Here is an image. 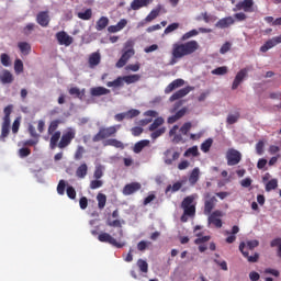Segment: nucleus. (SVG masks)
Wrapping results in <instances>:
<instances>
[{
  "label": "nucleus",
  "mask_w": 281,
  "mask_h": 281,
  "mask_svg": "<svg viewBox=\"0 0 281 281\" xmlns=\"http://www.w3.org/2000/svg\"><path fill=\"white\" fill-rule=\"evenodd\" d=\"M199 42H196L195 40L184 43H175L171 49L172 60L170 61V65H176L177 60H180V58H186V56H192V54L199 52Z\"/></svg>",
  "instance_id": "obj_1"
},
{
  "label": "nucleus",
  "mask_w": 281,
  "mask_h": 281,
  "mask_svg": "<svg viewBox=\"0 0 281 281\" xmlns=\"http://www.w3.org/2000/svg\"><path fill=\"white\" fill-rule=\"evenodd\" d=\"M122 128L121 124L112 125L109 127H101L99 132L92 137V142H102V139H109V137H115L117 131Z\"/></svg>",
  "instance_id": "obj_2"
},
{
  "label": "nucleus",
  "mask_w": 281,
  "mask_h": 281,
  "mask_svg": "<svg viewBox=\"0 0 281 281\" xmlns=\"http://www.w3.org/2000/svg\"><path fill=\"white\" fill-rule=\"evenodd\" d=\"M12 109H14V105L10 104L3 110L4 116L1 125L0 142H5V137L10 135V115H12Z\"/></svg>",
  "instance_id": "obj_3"
},
{
  "label": "nucleus",
  "mask_w": 281,
  "mask_h": 281,
  "mask_svg": "<svg viewBox=\"0 0 281 281\" xmlns=\"http://www.w3.org/2000/svg\"><path fill=\"white\" fill-rule=\"evenodd\" d=\"M125 49L126 50L122 54L121 58L116 63L117 69H122V67H125L126 63H128V59L135 56V49L133 48V41H127L125 43Z\"/></svg>",
  "instance_id": "obj_4"
},
{
  "label": "nucleus",
  "mask_w": 281,
  "mask_h": 281,
  "mask_svg": "<svg viewBox=\"0 0 281 281\" xmlns=\"http://www.w3.org/2000/svg\"><path fill=\"white\" fill-rule=\"evenodd\" d=\"M192 203H194V195H188L181 202L183 214H187L190 218L196 216V205Z\"/></svg>",
  "instance_id": "obj_5"
},
{
  "label": "nucleus",
  "mask_w": 281,
  "mask_h": 281,
  "mask_svg": "<svg viewBox=\"0 0 281 281\" xmlns=\"http://www.w3.org/2000/svg\"><path fill=\"white\" fill-rule=\"evenodd\" d=\"M240 10H243L247 14L256 12V4L254 0H241L237 2L235 8L233 9V12H240Z\"/></svg>",
  "instance_id": "obj_6"
},
{
  "label": "nucleus",
  "mask_w": 281,
  "mask_h": 281,
  "mask_svg": "<svg viewBox=\"0 0 281 281\" xmlns=\"http://www.w3.org/2000/svg\"><path fill=\"white\" fill-rule=\"evenodd\" d=\"M98 240L100 243H108L109 245H112V247H116V249H122V247L126 245L125 243L117 241V239L111 236L109 233H101L98 236Z\"/></svg>",
  "instance_id": "obj_7"
},
{
  "label": "nucleus",
  "mask_w": 281,
  "mask_h": 281,
  "mask_svg": "<svg viewBox=\"0 0 281 281\" xmlns=\"http://www.w3.org/2000/svg\"><path fill=\"white\" fill-rule=\"evenodd\" d=\"M241 159H243V154H240V151L234 148H229L226 151L227 166H238Z\"/></svg>",
  "instance_id": "obj_8"
},
{
  "label": "nucleus",
  "mask_w": 281,
  "mask_h": 281,
  "mask_svg": "<svg viewBox=\"0 0 281 281\" xmlns=\"http://www.w3.org/2000/svg\"><path fill=\"white\" fill-rule=\"evenodd\" d=\"M74 139H76V131L69 128L67 132H65L61 135L60 140L58 143V148H60V149L67 148V146H69V144H71V142H74Z\"/></svg>",
  "instance_id": "obj_9"
},
{
  "label": "nucleus",
  "mask_w": 281,
  "mask_h": 281,
  "mask_svg": "<svg viewBox=\"0 0 281 281\" xmlns=\"http://www.w3.org/2000/svg\"><path fill=\"white\" fill-rule=\"evenodd\" d=\"M224 214L223 211L216 210L211 215H209V224L214 225L217 227V229H221L223 227V218Z\"/></svg>",
  "instance_id": "obj_10"
},
{
  "label": "nucleus",
  "mask_w": 281,
  "mask_h": 281,
  "mask_svg": "<svg viewBox=\"0 0 281 281\" xmlns=\"http://www.w3.org/2000/svg\"><path fill=\"white\" fill-rule=\"evenodd\" d=\"M56 38L59 45H65V47H69L74 43V37H71L67 32L61 31L56 33Z\"/></svg>",
  "instance_id": "obj_11"
},
{
  "label": "nucleus",
  "mask_w": 281,
  "mask_h": 281,
  "mask_svg": "<svg viewBox=\"0 0 281 281\" xmlns=\"http://www.w3.org/2000/svg\"><path fill=\"white\" fill-rule=\"evenodd\" d=\"M139 190H142V183L131 182L125 184L122 192L124 196H131V194H135V192H139Z\"/></svg>",
  "instance_id": "obj_12"
},
{
  "label": "nucleus",
  "mask_w": 281,
  "mask_h": 281,
  "mask_svg": "<svg viewBox=\"0 0 281 281\" xmlns=\"http://www.w3.org/2000/svg\"><path fill=\"white\" fill-rule=\"evenodd\" d=\"M190 91H194V87L188 86V87H186V88H182V89L176 91V92L169 98V101H170V102H176V100H181V98H186V95H188V93H190Z\"/></svg>",
  "instance_id": "obj_13"
},
{
  "label": "nucleus",
  "mask_w": 281,
  "mask_h": 281,
  "mask_svg": "<svg viewBox=\"0 0 281 281\" xmlns=\"http://www.w3.org/2000/svg\"><path fill=\"white\" fill-rule=\"evenodd\" d=\"M248 71H249V69L243 68L241 70H239L237 72V75L235 76V79L233 81V85H232L233 91H236V89H238V87H240V82H243V80H245L247 78Z\"/></svg>",
  "instance_id": "obj_14"
},
{
  "label": "nucleus",
  "mask_w": 281,
  "mask_h": 281,
  "mask_svg": "<svg viewBox=\"0 0 281 281\" xmlns=\"http://www.w3.org/2000/svg\"><path fill=\"white\" fill-rule=\"evenodd\" d=\"M280 43H281V35L272 37L271 40H268L260 47V52H262V54H266V52H269V49H273V47H276V45H280Z\"/></svg>",
  "instance_id": "obj_15"
},
{
  "label": "nucleus",
  "mask_w": 281,
  "mask_h": 281,
  "mask_svg": "<svg viewBox=\"0 0 281 281\" xmlns=\"http://www.w3.org/2000/svg\"><path fill=\"white\" fill-rule=\"evenodd\" d=\"M181 157L179 151H172V149H167L165 151V164L167 166H172L173 161H177Z\"/></svg>",
  "instance_id": "obj_16"
},
{
  "label": "nucleus",
  "mask_w": 281,
  "mask_h": 281,
  "mask_svg": "<svg viewBox=\"0 0 281 281\" xmlns=\"http://www.w3.org/2000/svg\"><path fill=\"white\" fill-rule=\"evenodd\" d=\"M49 11H42L36 15V23L41 25V27H47L49 25Z\"/></svg>",
  "instance_id": "obj_17"
},
{
  "label": "nucleus",
  "mask_w": 281,
  "mask_h": 281,
  "mask_svg": "<svg viewBox=\"0 0 281 281\" xmlns=\"http://www.w3.org/2000/svg\"><path fill=\"white\" fill-rule=\"evenodd\" d=\"M246 246L247 244H245V241L239 244V251L243 254L244 258H247L248 262H258V259L260 258L258 252H256L254 256H249V252L245 250Z\"/></svg>",
  "instance_id": "obj_18"
},
{
  "label": "nucleus",
  "mask_w": 281,
  "mask_h": 281,
  "mask_svg": "<svg viewBox=\"0 0 281 281\" xmlns=\"http://www.w3.org/2000/svg\"><path fill=\"white\" fill-rule=\"evenodd\" d=\"M234 23H236V20H234L233 16H226V18L218 20L215 23V27H218L220 30H225V29L229 27V25H234Z\"/></svg>",
  "instance_id": "obj_19"
},
{
  "label": "nucleus",
  "mask_w": 281,
  "mask_h": 281,
  "mask_svg": "<svg viewBox=\"0 0 281 281\" xmlns=\"http://www.w3.org/2000/svg\"><path fill=\"white\" fill-rule=\"evenodd\" d=\"M126 25H128V21L126 19H122L117 22L116 25H110L108 27V32H110V34H115L116 32H122V30H124Z\"/></svg>",
  "instance_id": "obj_20"
},
{
  "label": "nucleus",
  "mask_w": 281,
  "mask_h": 281,
  "mask_svg": "<svg viewBox=\"0 0 281 281\" xmlns=\"http://www.w3.org/2000/svg\"><path fill=\"white\" fill-rule=\"evenodd\" d=\"M186 85V80L183 79H176L172 82H170L166 88H165V93H172L175 89H179L180 87H183Z\"/></svg>",
  "instance_id": "obj_21"
},
{
  "label": "nucleus",
  "mask_w": 281,
  "mask_h": 281,
  "mask_svg": "<svg viewBox=\"0 0 281 281\" xmlns=\"http://www.w3.org/2000/svg\"><path fill=\"white\" fill-rule=\"evenodd\" d=\"M186 113H188V108H182L181 110L176 112L173 115L169 116L167 119V122L169 124H175V122H179V120H181V117H184Z\"/></svg>",
  "instance_id": "obj_22"
},
{
  "label": "nucleus",
  "mask_w": 281,
  "mask_h": 281,
  "mask_svg": "<svg viewBox=\"0 0 281 281\" xmlns=\"http://www.w3.org/2000/svg\"><path fill=\"white\" fill-rule=\"evenodd\" d=\"M90 93L93 98H100V95H109V93H111V90L104 87H94L90 89Z\"/></svg>",
  "instance_id": "obj_23"
},
{
  "label": "nucleus",
  "mask_w": 281,
  "mask_h": 281,
  "mask_svg": "<svg viewBox=\"0 0 281 281\" xmlns=\"http://www.w3.org/2000/svg\"><path fill=\"white\" fill-rule=\"evenodd\" d=\"M0 82H2V85H12V82H14V76H12L10 70H2L0 74Z\"/></svg>",
  "instance_id": "obj_24"
},
{
  "label": "nucleus",
  "mask_w": 281,
  "mask_h": 281,
  "mask_svg": "<svg viewBox=\"0 0 281 281\" xmlns=\"http://www.w3.org/2000/svg\"><path fill=\"white\" fill-rule=\"evenodd\" d=\"M150 0H133L131 2V9L134 11L142 10V8H148Z\"/></svg>",
  "instance_id": "obj_25"
},
{
  "label": "nucleus",
  "mask_w": 281,
  "mask_h": 281,
  "mask_svg": "<svg viewBox=\"0 0 281 281\" xmlns=\"http://www.w3.org/2000/svg\"><path fill=\"white\" fill-rule=\"evenodd\" d=\"M162 8L164 7L161 4H158L154 10H151L149 14L145 18L146 23L155 21V19H157V16H159V14L161 13Z\"/></svg>",
  "instance_id": "obj_26"
},
{
  "label": "nucleus",
  "mask_w": 281,
  "mask_h": 281,
  "mask_svg": "<svg viewBox=\"0 0 281 281\" xmlns=\"http://www.w3.org/2000/svg\"><path fill=\"white\" fill-rule=\"evenodd\" d=\"M216 198L213 196L210 200H206L204 202V214L206 216H210L212 214V210H214V205H216Z\"/></svg>",
  "instance_id": "obj_27"
},
{
  "label": "nucleus",
  "mask_w": 281,
  "mask_h": 281,
  "mask_svg": "<svg viewBox=\"0 0 281 281\" xmlns=\"http://www.w3.org/2000/svg\"><path fill=\"white\" fill-rule=\"evenodd\" d=\"M50 140H49V148L50 150H55V148H58V142H60V131L55 132L54 134H50Z\"/></svg>",
  "instance_id": "obj_28"
},
{
  "label": "nucleus",
  "mask_w": 281,
  "mask_h": 281,
  "mask_svg": "<svg viewBox=\"0 0 281 281\" xmlns=\"http://www.w3.org/2000/svg\"><path fill=\"white\" fill-rule=\"evenodd\" d=\"M103 146H113V148H120L121 150H124V143L119 140L117 138H110L103 142Z\"/></svg>",
  "instance_id": "obj_29"
},
{
  "label": "nucleus",
  "mask_w": 281,
  "mask_h": 281,
  "mask_svg": "<svg viewBox=\"0 0 281 281\" xmlns=\"http://www.w3.org/2000/svg\"><path fill=\"white\" fill-rule=\"evenodd\" d=\"M69 95L78 98V100H85V89L80 90L78 87H72L68 90Z\"/></svg>",
  "instance_id": "obj_30"
},
{
  "label": "nucleus",
  "mask_w": 281,
  "mask_h": 281,
  "mask_svg": "<svg viewBox=\"0 0 281 281\" xmlns=\"http://www.w3.org/2000/svg\"><path fill=\"white\" fill-rule=\"evenodd\" d=\"M101 60L102 56L100 55V53L94 52L89 56L88 63L90 67H98V64L101 63Z\"/></svg>",
  "instance_id": "obj_31"
},
{
  "label": "nucleus",
  "mask_w": 281,
  "mask_h": 281,
  "mask_svg": "<svg viewBox=\"0 0 281 281\" xmlns=\"http://www.w3.org/2000/svg\"><path fill=\"white\" fill-rule=\"evenodd\" d=\"M88 172H89V167L87 166L86 162H83V164H81V165L77 168V170H76V177H77L78 179H85V177H87Z\"/></svg>",
  "instance_id": "obj_32"
},
{
  "label": "nucleus",
  "mask_w": 281,
  "mask_h": 281,
  "mask_svg": "<svg viewBox=\"0 0 281 281\" xmlns=\"http://www.w3.org/2000/svg\"><path fill=\"white\" fill-rule=\"evenodd\" d=\"M125 81H124V76H120L116 79H114L113 81H109L106 83V87H113L114 89H120L122 87H124Z\"/></svg>",
  "instance_id": "obj_33"
},
{
  "label": "nucleus",
  "mask_w": 281,
  "mask_h": 281,
  "mask_svg": "<svg viewBox=\"0 0 281 281\" xmlns=\"http://www.w3.org/2000/svg\"><path fill=\"white\" fill-rule=\"evenodd\" d=\"M109 26V18L101 16L95 24V30L98 32H102V30H105Z\"/></svg>",
  "instance_id": "obj_34"
},
{
  "label": "nucleus",
  "mask_w": 281,
  "mask_h": 281,
  "mask_svg": "<svg viewBox=\"0 0 281 281\" xmlns=\"http://www.w3.org/2000/svg\"><path fill=\"white\" fill-rule=\"evenodd\" d=\"M125 85H135L142 80V75H126L123 76Z\"/></svg>",
  "instance_id": "obj_35"
},
{
  "label": "nucleus",
  "mask_w": 281,
  "mask_h": 281,
  "mask_svg": "<svg viewBox=\"0 0 281 281\" xmlns=\"http://www.w3.org/2000/svg\"><path fill=\"white\" fill-rule=\"evenodd\" d=\"M199 175H201V171L198 167H195L189 176V183L191 186H195V183L199 181Z\"/></svg>",
  "instance_id": "obj_36"
},
{
  "label": "nucleus",
  "mask_w": 281,
  "mask_h": 281,
  "mask_svg": "<svg viewBox=\"0 0 281 281\" xmlns=\"http://www.w3.org/2000/svg\"><path fill=\"white\" fill-rule=\"evenodd\" d=\"M149 144H150V140H148V139H143V140L137 142L134 145V153H136V154L142 153V150H144V148H146V146H149Z\"/></svg>",
  "instance_id": "obj_37"
},
{
  "label": "nucleus",
  "mask_w": 281,
  "mask_h": 281,
  "mask_svg": "<svg viewBox=\"0 0 281 281\" xmlns=\"http://www.w3.org/2000/svg\"><path fill=\"white\" fill-rule=\"evenodd\" d=\"M183 188V181L175 182L173 186L169 184L167 186L165 192L168 194V192H179V190Z\"/></svg>",
  "instance_id": "obj_38"
},
{
  "label": "nucleus",
  "mask_w": 281,
  "mask_h": 281,
  "mask_svg": "<svg viewBox=\"0 0 281 281\" xmlns=\"http://www.w3.org/2000/svg\"><path fill=\"white\" fill-rule=\"evenodd\" d=\"M18 47H19L20 52L22 54H24L25 56H27V54H30V52H32V46L27 42H20L18 44Z\"/></svg>",
  "instance_id": "obj_39"
},
{
  "label": "nucleus",
  "mask_w": 281,
  "mask_h": 281,
  "mask_svg": "<svg viewBox=\"0 0 281 281\" xmlns=\"http://www.w3.org/2000/svg\"><path fill=\"white\" fill-rule=\"evenodd\" d=\"M58 126H60V120L52 121L47 130L48 135H54L58 131Z\"/></svg>",
  "instance_id": "obj_40"
},
{
  "label": "nucleus",
  "mask_w": 281,
  "mask_h": 281,
  "mask_svg": "<svg viewBox=\"0 0 281 281\" xmlns=\"http://www.w3.org/2000/svg\"><path fill=\"white\" fill-rule=\"evenodd\" d=\"M78 19H81V21H90V19L93 16V11L91 9H87L85 12L77 13Z\"/></svg>",
  "instance_id": "obj_41"
},
{
  "label": "nucleus",
  "mask_w": 281,
  "mask_h": 281,
  "mask_svg": "<svg viewBox=\"0 0 281 281\" xmlns=\"http://www.w3.org/2000/svg\"><path fill=\"white\" fill-rule=\"evenodd\" d=\"M97 201L99 210H104V207L106 206V194L98 193Z\"/></svg>",
  "instance_id": "obj_42"
},
{
  "label": "nucleus",
  "mask_w": 281,
  "mask_h": 281,
  "mask_svg": "<svg viewBox=\"0 0 281 281\" xmlns=\"http://www.w3.org/2000/svg\"><path fill=\"white\" fill-rule=\"evenodd\" d=\"M164 122H165L164 117L158 116L157 119L154 120L153 124L149 125V131L159 130V126H162Z\"/></svg>",
  "instance_id": "obj_43"
},
{
  "label": "nucleus",
  "mask_w": 281,
  "mask_h": 281,
  "mask_svg": "<svg viewBox=\"0 0 281 281\" xmlns=\"http://www.w3.org/2000/svg\"><path fill=\"white\" fill-rule=\"evenodd\" d=\"M183 157H199V147L193 146V147L188 148L184 151Z\"/></svg>",
  "instance_id": "obj_44"
},
{
  "label": "nucleus",
  "mask_w": 281,
  "mask_h": 281,
  "mask_svg": "<svg viewBox=\"0 0 281 281\" xmlns=\"http://www.w3.org/2000/svg\"><path fill=\"white\" fill-rule=\"evenodd\" d=\"M34 30H36V24L34 23H29L26 24L23 29H22V34L24 36H30L32 34V32H34Z\"/></svg>",
  "instance_id": "obj_45"
},
{
  "label": "nucleus",
  "mask_w": 281,
  "mask_h": 281,
  "mask_svg": "<svg viewBox=\"0 0 281 281\" xmlns=\"http://www.w3.org/2000/svg\"><path fill=\"white\" fill-rule=\"evenodd\" d=\"M278 189V179L273 178L270 181L266 183V192H271V190H277Z\"/></svg>",
  "instance_id": "obj_46"
},
{
  "label": "nucleus",
  "mask_w": 281,
  "mask_h": 281,
  "mask_svg": "<svg viewBox=\"0 0 281 281\" xmlns=\"http://www.w3.org/2000/svg\"><path fill=\"white\" fill-rule=\"evenodd\" d=\"M93 177L95 179H102L104 177V166L97 165L94 168Z\"/></svg>",
  "instance_id": "obj_47"
},
{
  "label": "nucleus",
  "mask_w": 281,
  "mask_h": 281,
  "mask_svg": "<svg viewBox=\"0 0 281 281\" xmlns=\"http://www.w3.org/2000/svg\"><path fill=\"white\" fill-rule=\"evenodd\" d=\"M212 144H214V139L212 138H207L206 140H204L200 146L202 153H207L210 148H212Z\"/></svg>",
  "instance_id": "obj_48"
},
{
  "label": "nucleus",
  "mask_w": 281,
  "mask_h": 281,
  "mask_svg": "<svg viewBox=\"0 0 281 281\" xmlns=\"http://www.w3.org/2000/svg\"><path fill=\"white\" fill-rule=\"evenodd\" d=\"M238 120H240V112H235L234 114H228L226 122L227 124L232 125V124H236Z\"/></svg>",
  "instance_id": "obj_49"
},
{
  "label": "nucleus",
  "mask_w": 281,
  "mask_h": 281,
  "mask_svg": "<svg viewBox=\"0 0 281 281\" xmlns=\"http://www.w3.org/2000/svg\"><path fill=\"white\" fill-rule=\"evenodd\" d=\"M194 36H199V31H196L195 29H193V30H191V31L184 33V34L181 36L180 41H182V42L189 41V38H192V37H194Z\"/></svg>",
  "instance_id": "obj_50"
},
{
  "label": "nucleus",
  "mask_w": 281,
  "mask_h": 281,
  "mask_svg": "<svg viewBox=\"0 0 281 281\" xmlns=\"http://www.w3.org/2000/svg\"><path fill=\"white\" fill-rule=\"evenodd\" d=\"M137 267L142 273H148V262L144 259H138L137 260Z\"/></svg>",
  "instance_id": "obj_51"
},
{
  "label": "nucleus",
  "mask_w": 281,
  "mask_h": 281,
  "mask_svg": "<svg viewBox=\"0 0 281 281\" xmlns=\"http://www.w3.org/2000/svg\"><path fill=\"white\" fill-rule=\"evenodd\" d=\"M211 74L213 76H225V74H227V67L226 66L217 67L213 69Z\"/></svg>",
  "instance_id": "obj_52"
},
{
  "label": "nucleus",
  "mask_w": 281,
  "mask_h": 281,
  "mask_svg": "<svg viewBox=\"0 0 281 281\" xmlns=\"http://www.w3.org/2000/svg\"><path fill=\"white\" fill-rule=\"evenodd\" d=\"M0 61L3 67H10L12 65V61H10V55L5 53L1 54Z\"/></svg>",
  "instance_id": "obj_53"
},
{
  "label": "nucleus",
  "mask_w": 281,
  "mask_h": 281,
  "mask_svg": "<svg viewBox=\"0 0 281 281\" xmlns=\"http://www.w3.org/2000/svg\"><path fill=\"white\" fill-rule=\"evenodd\" d=\"M166 133V127H160L158 130L151 131L150 137L151 139H157L158 137H161Z\"/></svg>",
  "instance_id": "obj_54"
},
{
  "label": "nucleus",
  "mask_w": 281,
  "mask_h": 281,
  "mask_svg": "<svg viewBox=\"0 0 281 281\" xmlns=\"http://www.w3.org/2000/svg\"><path fill=\"white\" fill-rule=\"evenodd\" d=\"M86 150L83 146H78L75 151V160L80 161L82 159V156L85 155Z\"/></svg>",
  "instance_id": "obj_55"
},
{
  "label": "nucleus",
  "mask_w": 281,
  "mask_h": 281,
  "mask_svg": "<svg viewBox=\"0 0 281 281\" xmlns=\"http://www.w3.org/2000/svg\"><path fill=\"white\" fill-rule=\"evenodd\" d=\"M124 223H126L124 220H108V225L109 227H120L122 228V225H124Z\"/></svg>",
  "instance_id": "obj_56"
},
{
  "label": "nucleus",
  "mask_w": 281,
  "mask_h": 281,
  "mask_svg": "<svg viewBox=\"0 0 281 281\" xmlns=\"http://www.w3.org/2000/svg\"><path fill=\"white\" fill-rule=\"evenodd\" d=\"M192 130V123L191 122H186L183 125L180 127V133L182 135H188L190 131Z\"/></svg>",
  "instance_id": "obj_57"
},
{
  "label": "nucleus",
  "mask_w": 281,
  "mask_h": 281,
  "mask_svg": "<svg viewBox=\"0 0 281 281\" xmlns=\"http://www.w3.org/2000/svg\"><path fill=\"white\" fill-rule=\"evenodd\" d=\"M150 245H153V243L146 241V240H140L137 244V249H138V251H146L148 249V247H150Z\"/></svg>",
  "instance_id": "obj_58"
},
{
  "label": "nucleus",
  "mask_w": 281,
  "mask_h": 281,
  "mask_svg": "<svg viewBox=\"0 0 281 281\" xmlns=\"http://www.w3.org/2000/svg\"><path fill=\"white\" fill-rule=\"evenodd\" d=\"M102 186H104V182L100 179L90 181V190H98V188H102Z\"/></svg>",
  "instance_id": "obj_59"
},
{
  "label": "nucleus",
  "mask_w": 281,
  "mask_h": 281,
  "mask_svg": "<svg viewBox=\"0 0 281 281\" xmlns=\"http://www.w3.org/2000/svg\"><path fill=\"white\" fill-rule=\"evenodd\" d=\"M66 188H67V182L65 180H59L57 184V193L63 196V194H65Z\"/></svg>",
  "instance_id": "obj_60"
},
{
  "label": "nucleus",
  "mask_w": 281,
  "mask_h": 281,
  "mask_svg": "<svg viewBox=\"0 0 281 281\" xmlns=\"http://www.w3.org/2000/svg\"><path fill=\"white\" fill-rule=\"evenodd\" d=\"M14 71L15 74H23V60L16 59L14 61Z\"/></svg>",
  "instance_id": "obj_61"
},
{
  "label": "nucleus",
  "mask_w": 281,
  "mask_h": 281,
  "mask_svg": "<svg viewBox=\"0 0 281 281\" xmlns=\"http://www.w3.org/2000/svg\"><path fill=\"white\" fill-rule=\"evenodd\" d=\"M202 16H203V21L205 23H214V21H216V19H218L215 15L209 14L207 12L202 13Z\"/></svg>",
  "instance_id": "obj_62"
},
{
  "label": "nucleus",
  "mask_w": 281,
  "mask_h": 281,
  "mask_svg": "<svg viewBox=\"0 0 281 281\" xmlns=\"http://www.w3.org/2000/svg\"><path fill=\"white\" fill-rule=\"evenodd\" d=\"M137 115H139V110L132 109L125 112L126 120H133V117H137Z\"/></svg>",
  "instance_id": "obj_63"
},
{
  "label": "nucleus",
  "mask_w": 281,
  "mask_h": 281,
  "mask_svg": "<svg viewBox=\"0 0 281 281\" xmlns=\"http://www.w3.org/2000/svg\"><path fill=\"white\" fill-rule=\"evenodd\" d=\"M175 30H179V23L169 24V25L165 29L164 34H170V33L175 32Z\"/></svg>",
  "instance_id": "obj_64"
}]
</instances>
